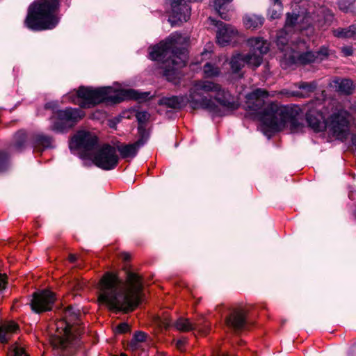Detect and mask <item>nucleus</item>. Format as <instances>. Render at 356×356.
<instances>
[{
	"instance_id": "f257e3e1",
	"label": "nucleus",
	"mask_w": 356,
	"mask_h": 356,
	"mask_svg": "<svg viewBox=\"0 0 356 356\" xmlns=\"http://www.w3.org/2000/svg\"><path fill=\"white\" fill-rule=\"evenodd\" d=\"M268 92L257 89L246 95L245 108L262 123L261 130L268 136V131H277L289 124L293 133L302 131L305 126L298 108H291L273 102H267Z\"/></svg>"
},
{
	"instance_id": "f03ea898",
	"label": "nucleus",
	"mask_w": 356,
	"mask_h": 356,
	"mask_svg": "<svg viewBox=\"0 0 356 356\" xmlns=\"http://www.w3.org/2000/svg\"><path fill=\"white\" fill-rule=\"evenodd\" d=\"M143 286L136 274L129 273L125 282L115 275L106 273L100 280L98 301L110 309L128 312L139 304Z\"/></svg>"
},
{
	"instance_id": "7ed1b4c3",
	"label": "nucleus",
	"mask_w": 356,
	"mask_h": 356,
	"mask_svg": "<svg viewBox=\"0 0 356 356\" xmlns=\"http://www.w3.org/2000/svg\"><path fill=\"white\" fill-rule=\"evenodd\" d=\"M184 42H186V38L174 33L165 41L152 47L149 53L152 60L162 61L161 68L163 76L174 84L179 83L181 77L179 70L185 66L188 58L186 49L178 47Z\"/></svg>"
},
{
	"instance_id": "20e7f679",
	"label": "nucleus",
	"mask_w": 356,
	"mask_h": 356,
	"mask_svg": "<svg viewBox=\"0 0 356 356\" xmlns=\"http://www.w3.org/2000/svg\"><path fill=\"white\" fill-rule=\"evenodd\" d=\"M216 102L232 110L239 106L237 97L217 83L200 80L193 83L191 88L190 99L191 106L193 109L202 108L213 111L216 108Z\"/></svg>"
},
{
	"instance_id": "39448f33",
	"label": "nucleus",
	"mask_w": 356,
	"mask_h": 356,
	"mask_svg": "<svg viewBox=\"0 0 356 356\" xmlns=\"http://www.w3.org/2000/svg\"><path fill=\"white\" fill-rule=\"evenodd\" d=\"M148 95L147 92L138 94L134 90H114L112 87L92 88L81 86L78 90L70 92L67 97L82 108H90L103 102L116 103L127 98L143 99Z\"/></svg>"
},
{
	"instance_id": "423d86ee",
	"label": "nucleus",
	"mask_w": 356,
	"mask_h": 356,
	"mask_svg": "<svg viewBox=\"0 0 356 356\" xmlns=\"http://www.w3.org/2000/svg\"><path fill=\"white\" fill-rule=\"evenodd\" d=\"M58 0H41L35 2L29 9L26 19V26L33 30L51 29L58 24V19L54 15Z\"/></svg>"
},
{
	"instance_id": "0eeeda50",
	"label": "nucleus",
	"mask_w": 356,
	"mask_h": 356,
	"mask_svg": "<svg viewBox=\"0 0 356 356\" xmlns=\"http://www.w3.org/2000/svg\"><path fill=\"white\" fill-rule=\"evenodd\" d=\"M63 321L56 325V334L50 337V343L54 349L64 350L76 344V337L74 332L76 328L72 323L78 321L81 315L80 310L69 307L64 311Z\"/></svg>"
},
{
	"instance_id": "6e6552de",
	"label": "nucleus",
	"mask_w": 356,
	"mask_h": 356,
	"mask_svg": "<svg viewBox=\"0 0 356 356\" xmlns=\"http://www.w3.org/2000/svg\"><path fill=\"white\" fill-rule=\"evenodd\" d=\"M279 49L283 52L281 65L285 69L294 64H309L318 59L316 53L307 50L304 42H292Z\"/></svg>"
},
{
	"instance_id": "1a4fd4ad",
	"label": "nucleus",
	"mask_w": 356,
	"mask_h": 356,
	"mask_svg": "<svg viewBox=\"0 0 356 356\" xmlns=\"http://www.w3.org/2000/svg\"><path fill=\"white\" fill-rule=\"evenodd\" d=\"M84 115L85 113L83 111L76 108L58 111L50 118V128L56 132H65L72 128Z\"/></svg>"
},
{
	"instance_id": "9d476101",
	"label": "nucleus",
	"mask_w": 356,
	"mask_h": 356,
	"mask_svg": "<svg viewBox=\"0 0 356 356\" xmlns=\"http://www.w3.org/2000/svg\"><path fill=\"white\" fill-rule=\"evenodd\" d=\"M97 145V136L89 131H78L70 144L71 149H76L80 152L83 158H90L96 150Z\"/></svg>"
},
{
	"instance_id": "9b49d317",
	"label": "nucleus",
	"mask_w": 356,
	"mask_h": 356,
	"mask_svg": "<svg viewBox=\"0 0 356 356\" xmlns=\"http://www.w3.org/2000/svg\"><path fill=\"white\" fill-rule=\"evenodd\" d=\"M348 113L343 109H336L326 121V129L338 139L345 138L348 132Z\"/></svg>"
},
{
	"instance_id": "f8f14e48",
	"label": "nucleus",
	"mask_w": 356,
	"mask_h": 356,
	"mask_svg": "<svg viewBox=\"0 0 356 356\" xmlns=\"http://www.w3.org/2000/svg\"><path fill=\"white\" fill-rule=\"evenodd\" d=\"M90 159L96 166L104 170L115 168L118 163L115 148L107 144L96 149Z\"/></svg>"
},
{
	"instance_id": "ddd939ff",
	"label": "nucleus",
	"mask_w": 356,
	"mask_h": 356,
	"mask_svg": "<svg viewBox=\"0 0 356 356\" xmlns=\"http://www.w3.org/2000/svg\"><path fill=\"white\" fill-rule=\"evenodd\" d=\"M209 21L217 27L216 40L220 46L224 47L236 42L238 32L234 26L211 17L209 18Z\"/></svg>"
},
{
	"instance_id": "4468645a",
	"label": "nucleus",
	"mask_w": 356,
	"mask_h": 356,
	"mask_svg": "<svg viewBox=\"0 0 356 356\" xmlns=\"http://www.w3.org/2000/svg\"><path fill=\"white\" fill-rule=\"evenodd\" d=\"M300 16L298 14L292 13H287L284 26L277 35V45L279 48L289 44V37L290 35L301 29L299 24Z\"/></svg>"
},
{
	"instance_id": "2eb2a0df",
	"label": "nucleus",
	"mask_w": 356,
	"mask_h": 356,
	"mask_svg": "<svg viewBox=\"0 0 356 356\" xmlns=\"http://www.w3.org/2000/svg\"><path fill=\"white\" fill-rule=\"evenodd\" d=\"M54 294L49 290L35 292L31 301V309L35 313L49 311L54 302Z\"/></svg>"
},
{
	"instance_id": "dca6fc26",
	"label": "nucleus",
	"mask_w": 356,
	"mask_h": 356,
	"mask_svg": "<svg viewBox=\"0 0 356 356\" xmlns=\"http://www.w3.org/2000/svg\"><path fill=\"white\" fill-rule=\"evenodd\" d=\"M306 120L309 126L316 132L326 129V122L322 113L316 109H311L306 114Z\"/></svg>"
},
{
	"instance_id": "f3484780",
	"label": "nucleus",
	"mask_w": 356,
	"mask_h": 356,
	"mask_svg": "<svg viewBox=\"0 0 356 356\" xmlns=\"http://www.w3.org/2000/svg\"><path fill=\"white\" fill-rule=\"evenodd\" d=\"M227 326L238 330L243 327L245 323V312L243 309H234L230 315L226 318Z\"/></svg>"
},
{
	"instance_id": "a211bd4d",
	"label": "nucleus",
	"mask_w": 356,
	"mask_h": 356,
	"mask_svg": "<svg viewBox=\"0 0 356 356\" xmlns=\"http://www.w3.org/2000/svg\"><path fill=\"white\" fill-rule=\"evenodd\" d=\"M143 139H140L134 143L122 145L118 147V152L123 159H133L136 156L138 149L144 145Z\"/></svg>"
},
{
	"instance_id": "6ab92c4d",
	"label": "nucleus",
	"mask_w": 356,
	"mask_h": 356,
	"mask_svg": "<svg viewBox=\"0 0 356 356\" xmlns=\"http://www.w3.org/2000/svg\"><path fill=\"white\" fill-rule=\"evenodd\" d=\"M296 86L301 90L296 91H283L282 94H286L288 97H298L301 98H305L309 95V94L314 91L316 88L315 83L302 82L298 83Z\"/></svg>"
},
{
	"instance_id": "aec40b11",
	"label": "nucleus",
	"mask_w": 356,
	"mask_h": 356,
	"mask_svg": "<svg viewBox=\"0 0 356 356\" xmlns=\"http://www.w3.org/2000/svg\"><path fill=\"white\" fill-rule=\"evenodd\" d=\"M191 99V93L189 94V97L186 98L185 97H177V96H172L170 97H163L159 99V104L160 105H165L169 108H181L183 106H185L187 103L190 102Z\"/></svg>"
},
{
	"instance_id": "412c9836",
	"label": "nucleus",
	"mask_w": 356,
	"mask_h": 356,
	"mask_svg": "<svg viewBox=\"0 0 356 356\" xmlns=\"http://www.w3.org/2000/svg\"><path fill=\"white\" fill-rule=\"evenodd\" d=\"M248 44L250 48V51L257 53L261 56L268 51V43L261 38H252L248 39Z\"/></svg>"
},
{
	"instance_id": "4be33fe9",
	"label": "nucleus",
	"mask_w": 356,
	"mask_h": 356,
	"mask_svg": "<svg viewBox=\"0 0 356 356\" xmlns=\"http://www.w3.org/2000/svg\"><path fill=\"white\" fill-rule=\"evenodd\" d=\"M244 58V54L236 53L233 54L229 59V63L232 72L233 74H238L239 77H242L241 70L246 65V61Z\"/></svg>"
},
{
	"instance_id": "5701e85b",
	"label": "nucleus",
	"mask_w": 356,
	"mask_h": 356,
	"mask_svg": "<svg viewBox=\"0 0 356 356\" xmlns=\"http://www.w3.org/2000/svg\"><path fill=\"white\" fill-rule=\"evenodd\" d=\"M175 327L181 332H189L193 330L202 331L200 324L197 323H191L188 318L180 317L174 324Z\"/></svg>"
},
{
	"instance_id": "b1692460",
	"label": "nucleus",
	"mask_w": 356,
	"mask_h": 356,
	"mask_svg": "<svg viewBox=\"0 0 356 356\" xmlns=\"http://www.w3.org/2000/svg\"><path fill=\"white\" fill-rule=\"evenodd\" d=\"M332 86L336 90L346 95L352 93L354 90V85L350 79H337L333 81Z\"/></svg>"
},
{
	"instance_id": "393cba45",
	"label": "nucleus",
	"mask_w": 356,
	"mask_h": 356,
	"mask_svg": "<svg viewBox=\"0 0 356 356\" xmlns=\"http://www.w3.org/2000/svg\"><path fill=\"white\" fill-rule=\"evenodd\" d=\"M17 329L13 322L4 323L0 325V342L6 343Z\"/></svg>"
},
{
	"instance_id": "a878e982",
	"label": "nucleus",
	"mask_w": 356,
	"mask_h": 356,
	"mask_svg": "<svg viewBox=\"0 0 356 356\" xmlns=\"http://www.w3.org/2000/svg\"><path fill=\"white\" fill-rule=\"evenodd\" d=\"M264 22L263 17L254 14L246 15L243 17V24L247 29H257L262 26Z\"/></svg>"
},
{
	"instance_id": "bb28decb",
	"label": "nucleus",
	"mask_w": 356,
	"mask_h": 356,
	"mask_svg": "<svg viewBox=\"0 0 356 356\" xmlns=\"http://www.w3.org/2000/svg\"><path fill=\"white\" fill-rule=\"evenodd\" d=\"M244 58L246 65L253 69L258 67L263 60V56L251 51L248 54H244Z\"/></svg>"
},
{
	"instance_id": "cd10ccee",
	"label": "nucleus",
	"mask_w": 356,
	"mask_h": 356,
	"mask_svg": "<svg viewBox=\"0 0 356 356\" xmlns=\"http://www.w3.org/2000/svg\"><path fill=\"white\" fill-rule=\"evenodd\" d=\"M273 5L268 11V16L270 19H276L280 17L282 12V5L280 0H272Z\"/></svg>"
},
{
	"instance_id": "c85d7f7f",
	"label": "nucleus",
	"mask_w": 356,
	"mask_h": 356,
	"mask_svg": "<svg viewBox=\"0 0 356 356\" xmlns=\"http://www.w3.org/2000/svg\"><path fill=\"white\" fill-rule=\"evenodd\" d=\"M204 74L207 78L217 77L220 75V70L215 65L207 63L203 68Z\"/></svg>"
},
{
	"instance_id": "c756f323",
	"label": "nucleus",
	"mask_w": 356,
	"mask_h": 356,
	"mask_svg": "<svg viewBox=\"0 0 356 356\" xmlns=\"http://www.w3.org/2000/svg\"><path fill=\"white\" fill-rule=\"evenodd\" d=\"M230 0H213L214 8L222 19H229L227 14L224 11V6Z\"/></svg>"
},
{
	"instance_id": "7c9ffc66",
	"label": "nucleus",
	"mask_w": 356,
	"mask_h": 356,
	"mask_svg": "<svg viewBox=\"0 0 356 356\" xmlns=\"http://www.w3.org/2000/svg\"><path fill=\"white\" fill-rule=\"evenodd\" d=\"M34 145L35 147H50L51 145V138L42 134H36L34 137Z\"/></svg>"
},
{
	"instance_id": "2f4dec72",
	"label": "nucleus",
	"mask_w": 356,
	"mask_h": 356,
	"mask_svg": "<svg viewBox=\"0 0 356 356\" xmlns=\"http://www.w3.org/2000/svg\"><path fill=\"white\" fill-rule=\"evenodd\" d=\"M146 338V335L143 332H136L130 343V346L133 349H136L138 348V343H140L145 341Z\"/></svg>"
},
{
	"instance_id": "473e14b6",
	"label": "nucleus",
	"mask_w": 356,
	"mask_h": 356,
	"mask_svg": "<svg viewBox=\"0 0 356 356\" xmlns=\"http://www.w3.org/2000/svg\"><path fill=\"white\" fill-rule=\"evenodd\" d=\"M15 138V147L17 149L20 150L24 147V143L26 140V134L24 131H19L17 133Z\"/></svg>"
},
{
	"instance_id": "72a5a7b5",
	"label": "nucleus",
	"mask_w": 356,
	"mask_h": 356,
	"mask_svg": "<svg viewBox=\"0 0 356 356\" xmlns=\"http://www.w3.org/2000/svg\"><path fill=\"white\" fill-rule=\"evenodd\" d=\"M8 166V156L3 152H0V172L4 171Z\"/></svg>"
},
{
	"instance_id": "f704fd0d",
	"label": "nucleus",
	"mask_w": 356,
	"mask_h": 356,
	"mask_svg": "<svg viewBox=\"0 0 356 356\" xmlns=\"http://www.w3.org/2000/svg\"><path fill=\"white\" fill-rule=\"evenodd\" d=\"M136 116L140 124L146 122L150 118V115L145 111L137 112Z\"/></svg>"
},
{
	"instance_id": "c9c22d12",
	"label": "nucleus",
	"mask_w": 356,
	"mask_h": 356,
	"mask_svg": "<svg viewBox=\"0 0 356 356\" xmlns=\"http://www.w3.org/2000/svg\"><path fill=\"white\" fill-rule=\"evenodd\" d=\"M13 356H28L23 347L19 345L13 346Z\"/></svg>"
},
{
	"instance_id": "e433bc0d",
	"label": "nucleus",
	"mask_w": 356,
	"mask_h": 356,
	"mask_svg": "<svg viewBox=\"0 0 356 356\" xmlns=\"http://www.w3.org/2000/svg\"><path fill=\"white\" fill-rule=\"evenodd\" d=\"M346 30L347 28H339L332 31L334 35L339 38H346Z\"/></svg>"
},
{
	"instance_id": "4c0bfd02",
	"label": "nucleus",
	"mask_w": 356,
	"mask_h": 356,
	"mask_svg": "<svg viewBox=\"0 0 356 356\" xmlns=\"http://www.w3.org/2000/svg\"><path fill=\"white\" fill-rule=\"evenodd\" d=\"M346 38L356 39V24L350 26L346 30Z\"/></svg>"
},
{
	"instance_id": "58836bf2",
	"label": "nucleus",
	"mask_w": 356,
	"mask_h": 356,
	"mask_svg": "<svg viewBox=\"0 0 356 356\" xmlns=\"http://www.w3.org/2000/svg\"><path fill=\"white\" fill-rule=\"evenodd\" d=\"M129 330V326L126 323H122L118 325L115 328V332L118 333H124Z\"/></svg>"
},
{
	"instance_id": "ea45409f",
	"label": "nucleus",
	"mask_w": 356,
	"mask_h": 356,
	"mask_svg": "<svg viewBox=\"0 0 356 356\" xmlns=\"http://www.w3.org/2000/svg\"><path fill=\"white\" fill-rule=\"evenodd\" d=\"M332 20H333L332 14L331 13H330L329 11H327V13L325 14L324 24L325 26H330L331 22H332Z\"/></svg>"
},
{
	"instance_id": "a19ab883",
	"label": "nucleus",
	"mask_w": 356,
	"mask_h": 356,
	"mask_svg": "<svg viewBox=\"0 0 356 356\" xmlns=\"http://www.w3.org/2000/svg\"><path fill=\"white\" fill-rule=\"evenodd\" d=\"M6 275L0 274V291L3 290L6 286Z\"/></svg>"
},
{
	"instance_id": "79ce46f5",
	"label": "nucleus",
	"mask_w": 356,
	"mask_h": 356,
	"mask_svg": "<svg viewBox=\"0 0 356 356\" xmlns=\"http://www.w3.org/2000/svg\"><path fill=\"white\" fill-rule=\"evenodd\" d=\"M342 51L344 54V55L348 56H351L353 54V49L350 47H345L342 48Z\"/></svg>"
},
{
	"instance_id": "37998d69",
	"label": "nucleus",
	"mask_w": 356,
	"mask_h": 356,
	"mask_svg": "<svg viewBox=\"0 0 356 356\" xmlns=\"http://www.w3.org/2000/svg\"><path fill=\"white\" fill-rule=\"evenodd\" d=\"M316 55L318 56V58L321 56H327L328 55L327 49H322L317 53H316Z\"/></svg>"
},
{
	"instance_id": "c03bdc74",
	"label": "nucleus",
	"mask_w": 356,
	"mask_h": 356,
	"mask_svg": "<svg viewBox=\"0 0 356 356\" xmlns=\"http://www.w3.org/2000/svg\"><path fill=\"white\" fill-rule=\"evenodd\" d=\"M69 260L71 262H74L76 260V257L75 254H71L69 256Z\"/></svg>"
},
{
	"instance_id": "a18cd8bd",
	"label": "nucleus",
	"mask_w": 356,
	"mask_h": 356,
	"mask_svg": "<svg viewBox=\"0 0 356 356\" xmlns=\"http://www.w3.org/2000/svg\"><path fill=\"white\" fill-rule=\"evenodd\" d=\"M183 344H184V342H183L182 341H178L177 342V348H181V346H183Z\"/></svg>"
},
{
	"instance_id": "49530a36",
	"label": "nucleus",
	"mask_w": 356,
	"mask_h": 356,
	"mask_svg": "<svg viewBox=\"0 0 356 356\" xmlns=\"http://www.w3.org/2000/svg\"><path fill=\"white\" fill-rule=\"evenodd\" d=\"M162 325H163V326H165V327H168V326H169V325H170V324H169V323H168V322L162 321Z\"/></svg>"
},
{
	"instance_id": "de8ad7c7",
	"label": "nucleus",
	"mask_w": 356,
	"mask_h": 356,
	"mask_svg": "<svg viewBox=\"0 0 356 356\" xmlns=\"http://www.w3.org/2000/svg\"><path fill=\"white\" fill-rule=\"evenodd\" d=\"M81 287V284H78L77 290L79 289Z\"/></svg>"
}]
</instances>
